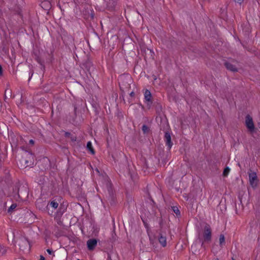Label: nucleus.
<instances>
[{"mask_svg":"<svg viewBox=\"0 0 260 260\" xmlns=\"http://www.w3.org/2000/svg\"><path fill=\"white\" fill-rule=\"evenodd\" d=\"M203 238V240L202 242V246H203L205 242H210L211 239V230L208 225L204 227Z\"/></svg>","mask_w":260,"mask_h":260,"instance_id":"3","label":"nucleus"},{"mask_svg":"<svg viewBox=\"0 0 260 260\" xmlns=\"http://www.w3.org/2000/svg\"><path fill=\"white\" fill-rule=\"evenodd\" d=\"M50 206L55 209L58 207V204L56 202L53 201L50 203Z\"/></svg>","mask_w":260,"mask_h":260,"instance_id":"17","label":"nucleus"},{"mask_svg":"<svg viewBox=\"0 0 260 260\" xmlns=\"http://www.w3.org/2000/svg\"><path fill=\"white\" fill-rule=\"evenodd\" d=\"M135 95V93L134 92L132 91L130 93V96H133L134 95Z\"/></svg>","mask_w":260,"mask_h":260,"instance_id":"31","label":"nucleus"},{"mask_svg":"<svg viewBox=\"0 0 260 260\" xmlns=\"http://www.w3.org/2000/svg\"><path fill=\"white\" fill-rule=\"evenodd\" d=\"M213 260H219V259L217 258H215L213 259Z\"/></svg>","mask_w":260,"mask_h":260,"instance_id":"33","label":"nucleus"},{"mask_svg":"<svg viewBox=\"0 0 260 260\" xmlns=\"http://www.w3.org/2000/svg\"><path fill=\"white\" fill-rule=\"evenodd\" d=\"M29 74L30 77H29V79H28V81H29V80H30V78H31V77H32V75H33V74H34V71H33V70H30V72H29Z\"/></svg>","mask_w":260,"mask_h":260,"instance_id":"23","label":"nucleus"},{"mask_svg":"<svg viewBox=\"0 0 260 260\" xmlns=\"http://www.w3.org/2000/svg\"><path fill=\"white\" fill-rule=\"evenodd\" d=\"M33 157L32 154H26L25 156H22L17 162V165L21 169L25 168L27 167L30 166L33 164L32 160Z\"/></svg>","mask_w":260,"mask_h":260,"instance_id":"2","label":"nucleus"},{"mask_svg":"<svg viewBox=\"0 0 260 260\" xmlns=\"http://www.w3.org/2000/svg\"><path fill=\"white\" fill-rule=\"evenodd\" d=\"M111 2V7H114L116 5V2L114 0H110L109 4H110Z\"/></svg>","mask_w":260,"mask_h":260,"instance_id":"21","label":"nucleus"},{"mask_svg":"<svg viewBox=\"0 0 260 260\" xmlns=\"http://www.w3.org/2000/svg\"><path fill=\"white\" fill-rule=\"evenodd\" d=\"M47 252L48 253V254H50V255H51V254H52L53 253V251L52 250L50 249H48L47 250Z\"/></svg>","mask_w":260,"mask_h":260,"instance_id":"24","label":"nucleus"},{"mask_svg":"<svg viewBox=\"0 0 260 260\" xmlns=\"http://www.w3.org/2000/svg\"><path fill=\"white\" fill-rule=\"evenodd\" d=\"M70 139L72 141L75 142L76 141L77 138L75 136L72 134V135L70 137Z\"/></svg>","mask_w":260,"mask_h":260,"instance_id":"20","label":"nucleus"},{"mask_svg":"<svg viewBox=\"0 0 260 260\" xmlns=\"http://www.w3.org/2000/svg\"><path fill=\"white\" fill-rule=\"evenodd\" d=\"M16 207V205L15 204H13L12 205H11V206L9 208L8 212H11V211H12L13 210L15 209Z\"/></svg>","mask_w":260,"mask_h":260,"instance_id":"19","label":"nucleus"},{"mask_svg":"<svg viewBox=\"0 0 260 260\" xmlns=\"http://www.w3.org/2000/svg\"><path fill=\"white\" fill-rule=\"evenodd\" d=\"M77 109H78L77 105H75V106H74V111H75V113H76Z\"/></svg>","mask_w":260,"mask_h":260,"instance_id":"30","label":"nucleus"},{"mask_svg":"<svg viewBox=\"0 0 260 260\" xmlns=\"http://www.w3.org/2000/svg\"><path fill=\"white\" fill-rule=\"evenodd\" d=\"M249 179H257L256 172L250 170L248 172Z\"/></svg>","mask_w":260,"mask_h":260,"instance_id":"13","label":"nucleus"},{"mask_svg":"<svg viewBox=\"0 0 260 260\" xmlns=\"http://www.w3.org/2000/svg\"><path fill=\"white\" fill-rule=\"evenodd\" d=\"M93 107L94 108L95 111H98V108L99 107V106L98 105H93Z\"/></svg>","mask_w":260,"mask_h":260,"instance_id":"28","label":"nucleus"},{"mask_svg":"<svg viewBox=\"0 0 260 260\" xmlns=\"http://www.w3.org/2000/svg\"><path fill=\"white\" fill-rule=\"evenodd\" d=\"M34 57L35 59L41 65V69L42 70H45V65L44 64V61H43L40 57L39 54L37 52L34 53Z\"/></svg>","mask_w":260,"mask_h":260,"instance_id":"6","label":"nucleus"},{"mask_svg":"<svg viewBox=\"0 0 260 260\" xmlns=\"http://www.w3.org/2000/svg\"><path fill=\"white\" fill-rule=\"evenodd\" d=\"M257 180H250V183L251 185H253L255 183V181H256Z\"/></svg>","mask_w":260,"mask_h":260,"instance_id":"25","label":"nucleus"},{"mask_svg":"<svg viewBox=\"0 0 260 260\" xmlns=\"http://www.w3.org/2000/svg\"><path fill=\"white\" fill-rule=\"evenodd\" d=\"M12 96V91L10 89H7L5 90V101H6V100L8 99L9 97Z\"/></svg>","mask_w":260,"mask_h":260,"instance_id":"14","label":"nucleus"},{"mask_svg":"<svg viewBox=\"0 0 260 260\" xmlns=\"http://www.w3.org/2000/svg\"><path fill=\"white\" fill-rule=\"evenodd\" d=\"M96 171L99 173V170L96 169Z\"/></svg>","mask_w":260,"mask_h":260,"instance_id":"35","label":"nucleus"},{"mask_svg":"<svg viewBox=\"0 0 260 260\" xmlns=\"http://www.w3.org/2000/svg\"><path fill=\"white\" fill-rule=\"evenodd\" d=\"M142 130L144 134H147L149 132V128L148 126H147L145 124H144L143 126H142Z\"/></svg>","mask_w":260,"mask_h":260,"instance_id":"15","label":"nucleus"},{"mask_svg":"<svg viewBox=\"0 0 260 260\" xmlns=\"http://www.w3.org/2000/svg\"><path fill=\"white\" fill-rule=\"evenodd\" d=\"M87 149L92 154L95 153L94 150L92 147V143L90 141H88L86 146Z\"/></svg>","mask_w":260,"mask_h":260,"instance_id":"11","label":"nucleus"},{"mask_svg":"<svg viewBox=\"0 0 260 260\" xmlns=\"http://www.w3.org/2000/svg\"><path fill=\"white\" fill-rule=\"evenodd\" d=\"M160 130L165 133L164 141L168 150H170L173 145V142L171 141V132L169 124L166 122L160 125Z\"/></svg>","mask_w":260,"mask_h":260,"instance_id":"1","label":"nucleus"},{"mask_svg":"<svg viewBox=\"0 0 260 260\" xmlns=\"http://www.w3.org/2000/svg\"><path fill=\"white\" fill-rule=\"evenodd\" d=\"M40 260H45V257L43 256H41Z\"/></svg>","mask_w":260,"mask_h":260,"instance_id":"32","label":"nucleus"},{"mask_svg":"<svg viewBox=\"0 0 260 260\" xmlns=\"http://www.w3.org/2000/svg\"><path fill=\"white\" fill-rule=\"evenodd\" d=\"M3 75V69L2 66L0 64V76Z\"/></svg>","mask_w":260,"mask_h":260,"instance_id":"26","label":"nucleus"},{"mask_svg":"<svg viewBox=\"0 0 260 260\" xmlns=\"http://www.w3.org/2000/svg\"><path fill=\"white\" fill-rule=\"evenodd\" d=\"M71 135H72V134L70 133H69V132H66L64 133V136L66 138H70Z\"/></svg>","mask_w":260,"mask_h":260,"instance_id":"22","label":"nucleus"},{"mask_svg":"<svg viewBox=\"0 0 260 260\" xmlns=\"http://www.w3.org/2000/svg\"><path fill=\"white\" fill-rule=\"evenodd\" d=\"M245 123L249 130L251 132H253L254 129V123L252 117L249 115L246 116Z\"/></svg>","mask_w":260,"mask_h":260,"instance_id":"5","label":"nucleus"},{"mask_svg":"<svg viewBox=\"0 0 260 260\" xmlns=\"http://www.w3.org/2000/svg\"><path fill=\"white\" fill-rule=\"evenodd\" d=\"M172 209L174 211V212L177 215H180V211L178 208L177 207H173Z\"/></svg>","mask_w":260,"mask_h":260,"instance_id":"18","label":"nucleus"},{"mask_svg":"<svg viewBox=\"0 0 260 260\" xmlns=\"http://www.w3.org/2000/svg\"><path fill=\"white\" fill-rule=\"evenodd\" d=\"M230 171V169L228 167H226L223 170V174H222L223 176L224 177H226L228 176V175L229 174Z\"/></svg>","mask_w":260,"mask_h":260,"instance_id":"16","label":"nucleus"},{"mask_svg":"<svg viewBox=\"0 0 260 260\" xmlns=\"http://www.w3.org/2000/svg\"><path fill=\"white\" fill-rule=\"evenodd\" d=\"M243 0H235L236 2L239 3V4H241L243 2Z\"/></svg>","mask_w":260,"mask_h":260,"instance_id":"29","label":"nucleus"},{"mask_svg":"<svg viewBox=\"0 0 260 260\" xmlns=\"http://www.w3.org/2000/svg\"><path fill=\"white\" fill-rule=\"evenodd\" d=\"M83 65L88 72H89L93 68V64L89 59L86 60Z\"/></svg>","mask_w":260,"mask_h":260,"instance_id":"9","label":"nucleus"},{"mask_svg":"<svg viewBox=\"0 0 260 260\" xmlns=\"http://www.w3.org/2000/svg\"><path fill=\"white\" fill-rule=\"evenodd\" d=\"M224 64L225 68L229 71H231L233 72H236L238 71L237 67L235 65H233V64L229 62L226 61L224 63Z\"/></svg>","mask_w":260,"mask_h":260,"instance_id":"7","label":"nucleus"},{"mask_svg":"<svg viewBox=\"0 0 260 260\" xmlns=\"http://www.w3.org/2000/svg\"><path fill=\"white\" fill-rule=\"evenodd\" d=\"M144 99L147 108L150 109L152 104V95L150 91L148 89H146L144 92Z\"/></svg>","mask_w":260,"mask_h":260,"instance_id":"4","label":"nucleus"},{"mask_svg":"<svg viewBox=\"0 0 260 260\" xmlns=\"http://www.w3.org/2000/svg\"><path fill=\"white\" fill-rule=\"evenodd\" d=\"M34 143H35L34 141L32 139H31L29 141V144L33 145V144H34Z\"/></svg>","mask_w":260,"mask_h":260,"instance_id":"27","label":"nucleus"},{"mask_svg":"<svg viewBox=\"0 0 260 260\" xmlns=\"http://www.w3.org/2000/svg\"><path fill=\"white\" fill-rule=\"evenodd\" d=\"M97 244V241L95 239H90L87 242L88 248L89 250H92Z\"/></svg>","mask_w":260,"mask_h":260,"instance_id":"8","label":"nucleus"},{"mask_svg":"<svg viewBox=\"0 0 260 260\" xmlns=\"http://www.w3.org/2000/svg\"><path fill=\"white\" fill-rule=\"evenodd\" d=\"M219 243L220 247L221 248L223 247V246L225 245V238H224V235H220L219 236Z\"/></svg>","mask_w":260,"mask_h":260,"instance_id":"12","label":"nucleus"},{"mask_svg":"<svg viewBox=\"0 0 260 260\" xmlns=\"http://www.w3.org/2000/svg\"><path fill=\"white\" fill-rule=\"evenodd\" d=\"M258 126H259V127L260 128V121L258 122Z\"/></svg>","mask_w":260,"mask_h":260,"instance_id":"34","label":"nucleus"},{"mask_svg":"<svg viewBox=\"0 0 260 260\" xmlns=\"http://www.w3.org/2000/svg\"><path fill=\"white\" fill-rule=\"evenodd\" d=\"M158 241L162 246L165 247L167 245V241L166 237H164L161 235L160 236V237L158 238Z\"/></svg>","mask_w":260,"mask_h":260,"instance_id":"10","label":"nucleus"}]
</instances>
